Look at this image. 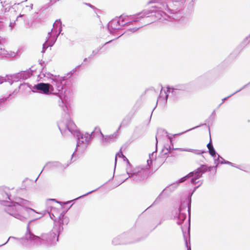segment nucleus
I'll use <instances>...</instances> for the list:
<instances>
[{"instance_id":"obj_21","label":"nucleus","mask_w":250,"mask_h":250,"mask_svg":"<svg viewBox=\"0 0 250 250\" xmlns=\"http://www.w3.org/2000/svg\"><path fill=\"white\" fill-rule=\"evenodd\" d=\"M15 55L14 52H8L0 45V58L13 57Z\"/></svg>"},{"instance_id":"obj_2","label":"nucleus","mask_w":250,"mask_h":250,"mask_svg":"<svg viewBox=\"0 0 250 250\" xmlns=\"http://www.w3.org/2000/svg\"><path fill=\"white\" fill-rule=\"evenodd\" d=\"M62 230V226H57V225H55L51 232L49 233L42 234V237L40 238L31 233L29 231V228L28 227V231L25 234V239L28 241H30L31 242L33 241V244H41V240L46 241L48 243L54 244L58 241L59 234Z\"/></svg>"},{"instance_id":"obj_22","label":"nucleus","mask_w":250,"mask_h":250,"mask_svg":"<svg viewBox=\"0 0 250 250\" xmlns=\"http://www.w3.org/2000/svg\"><path fill=\"white\" fill-rule=\"evenodd\" d=\"M166 134H167V132L165 129H163L162 128H160V129H158L157 133L156 135V146H157V144H158V139H160L161 138L162 135Z\"/></svg>"},{"instance_id":"obj_35","label":"nucleus","mask_w":250,"mask_h":250,"mask_svg":"<svg viewBox=\"0 0 250 250\" xmlns=\"http://www.w3.org/2000/svg\"><path fill=\"white\" fill-rule=\"evenodd\" d=\"M98 189V188H97V189H95V190H92V191H89V192H87V193H85V194H84V195H82V196H80L79 197H78L77 199H79V198H81V197H82L86 196V195H88L89 194L91 193H92L93 192H94V191H95L97 190Z\"/></svg>"},{"instance_id":"obj_58","label":"nucleus","mask_w":250,"mask_h":250,"mask_svg":"<svg viewBox=\"0 0 250 250\" xmlns=\"http://www.w3.org/2000/svg\"><path fill=\"white\" fill-rule=\"evenodd\" d=\"M190 249V247H189V248H188V250Z\"/></svg>"},{"instance_id":"obj_44","label":"nucleus","mask_w":250,"mask_h":250,"mask_svg":"<svg viewBox=\"0 0 250 250\" xmlns=\"http://www.w3.org/2000/svg\"><path fill=\"white\" fill-rule=\"evenodd\" d=\"M162 98H163V92H162V90L161 91L160 96L159 97V99L160 100Z\"/></svg>"},{"instance_id":"obj_20","label":"nucleus","mask_w":250,"mask_h":250,"mask_svg":"<svg viewBox=\"0 0 250 250\" xmlns=\"http://www.w3.org/2000/svg\"><path fill=\"white\" fill-rule=\"evenodd\" d=\"M66 127L71 134L74 135V132L78 131L74 123L70 120H67L66 123Z\"/></svg>"},{"instance_id":"obj_46","label":"nucleus","mask_w":250,"mask_h":250,"mask_svg":"<svg viewBox=\"0 0 250 250\" xmlns=\"http://www.w3.org/2000/svg\"><path fill=\"white\" fill-rule=\"evenodd\" d=\"M61 126H62V125H61V124L58 125L59 128V129H60L61 131H62V130H61Z\"/></svg>"},{"instance_id":"obj_32","label":"nucleus","mask_w":250,"mask_h":250,"mask_svg":"<svg viewBox=\"0 0 250 250\" xmlns=\"http://www.w3.org/2000/svg\"><path fill=\"white\" fill-rule=\"evenodd\" d=\"M220 164H228V165H230L232 167H234V165L233 163L229 162V161H226L225 160H223V161H221L220 162Z\"/></svg>"},{"instance_id":"obj_40","label":"nucleus","mask_w":250,"mask_h":250,"mask_svg":"<svg viewBox=\"0 0 250 250\" xmlns=\"http://www.w3.org/2000/svg\"><path fill=\"white\" fill-rule=\"evenodd\" d=\"M10 239H16V238L14 237H9V238L8 239L7 241L5 243H4L2 245H0V246H3V245L6 244Z\"/></svg>"},{"instance_id":"obj_55","label":"nucleus","mask_w":250,"mask_h":250,"mask_svg":"<svg viewBox=\"0 0 250 250\" xmlns=\"http://www.w3.org/2000/svg\"><path fill=\"white\" fill-rule=\"evenodd\" d=\"M214 113H215V110L213 111V114H214Z\"/></svg>"},{"instance_id":"obj_28","label":"nucleus","mask_w":250,"mask_h":250,"mask_svg":"<svg viewBox=\"0 0 250 250\" xmlns=\"http://www.w3.org/2000/svg\"><path fill=\"white\" fill-rule=\"evenodd\" d=\"M46 211H43L42 212H38V215H35L33 220H37L43 217L46 213Z\"/></svg>"},{"instance_id":"obj_25","label":"nucleus","mask_w":250,"mask_h":250,"mask_svg":"<svg viewBox=\"0 0 250 250\" xmlns=\"http://www.w3.org/2000/svg\"><path fill=\"white\" fill-rule=\"evenodd\" d=\"M102 47H103V46H100V47H98L97 48L93 50L91 54L88 57V59H89V60L91 59L94 56L96 55L99 52V51L102 49Z\"/></svg>"},{"instance_id":"obj_37","label":"nucleus","mask_w":250,"mask_h":250,"mask_svg":"<svg viewBox=\"0 0 250 250\" xmlns=\"http://www.w3.org/2000/svg\"><path fill=\"white\" fill-rule=\"evenodd\" d=\"M143 25H142L141 26L138 27H135V28H133L132 29H131L130 30L133 32H135L136 31H137L140 27L141 26H143Z\"/></svg>"},{"instance_id":"obj_18","label":"nucleus","mask_w":250,"mask_h":250,"mask_svg":"<svg viewBox=\"0 0 250 250\" xmlns=\"http://www.w3.org/2000/svg\"><path fill=\"white\" fill-rule=\"evenodd\" d=\"M32 75L30 71H22L20 73H18L15 74V77H17L18 81L20 80H26L29 78Z\"/></svg>"},{"instance_id":"obj_9","label":"nucleus","mask_w":250,"mask_h":250,"mask_svg":"<svg viewBox=\"0 0 250 250\" xmlns=\"http://www.w3.org/2000/svg\"><path fill=\"white\" fill-rule=\"evenodd\" d=\"M73 135L77 139V148L81 147L83 150L84 149L91 139L90 135L87 133L82 134L79 131H76L74 132Z\"/></svg>"},{"instance_id":"obj_30","label":"nucleus","mask_w":250,"mask_h":250,"mask_svg":"<svg viewBox=\"0 0 250 250\" xmlns=\"http://www.w3.org/2000/svg\"><path fill=\"white\" fill-rule=\"evenodd\" d=\"M122 148H121L120 149V151L119 152H118L116 155V157H115V165H116V161H117V157L118 156L119 157H123V158L124 159H126V158L123 155V153L122 152L121 150H122Z\"/></svg>"},{"instance_id":"obj_23","label":"nucleus","mask_w":250,"mask_h":250,"mask_svg":"<svg viewBox=\"0 0 250 250\" xmlns=\"http://www.w3.org/2000/svg\"><path fill=\"white\" fill-rule=\"evenodd\" d=\"M8 26L9 30L11 31L14 25V23L11 22L8 23H4L3 22H0V30L3 29L5 26Z\"/></svg>"},{"instance_id":"obj_13","label":"nucleus","mask_w":250,"mask_h":250,"mask_svg":"<svg viewBox=\"0 0 250 250\" xmlns=\"http://www.w3.org/2000/svg\"><path fill=\"white\" fill-rule=\"evenodd\" d=\"M0 195L1 196L2 199H0V203L2 205L5 207L4 210L6 208V205H12V203L14 202H9L6 199L11 200L10 196L11 195L10 189L7 187H0ZM16 201H15V202Z\"/></svg>"},{"instance_id":"obj_34","label":"nucleus","mask_w":250,"mask_h":250,"mask_svg":"<svg viewBox=\"0 0 250 250\" xmlns=\"http://www.w3.org/2000/svg\"><path fill=\"white\" fill-rule=\"evenodd\" d=\"M58 104L60 106H62V107L63 106V102L62 101V99L60 97H59V98H58Z\"/></svg>"},{"instance_id":"obj_51","label":"nucleus","mask_w":250,"mask_h":250,"mask_svg":"<svg viewBox=\"0 0 250 250\" xmlns=\"http://www.w3.org/2000/svg\"><path fill=\"white\" fill-rule=\"evenodd\" d=\"M51 200H52V201H56V200L55 199H50Z\"/></svg>"},{"instance_id":"obj_8","label":"nucleus","mask_w":250,"mask_h":250,"mask_svg":"<svg viewBox=\"0 0 250 250\" xmlns=\"http://www.w3.org/2000/svg\"><path fill=\"white\" fill-rule=\"evenodd\" d=\"M151 16H154L155 19L160 20L163 18L165 20L167 19V16L165 12L161 10H157L154 8H152L150 10H146L143 11L142 12L138 14L135 16V19L134 21H138L141 19L144 18H149Z\"/></svg>"},{"instance_id":"obj_15","label":"nucleus","mask_w":250,"mask_h":250,"mask_svg":"<svg viewBox=\"0 0 250 250\" xmlns=\"http://www.w3.org/2000/svg\"><path fill=\"white\" fill-rule=\"evenodd\" d=\"M165 149H166V151H165V149H163V151L164 152L165 154H167L168 153H170L171 150H173V149H179L181 151H188V152H192L193 153L197 154V155H200L203 153H204V151H201L200 150L197 149H193L190 148H172L170 146H168V147H165Z\"/></svg>"},{"instance_id":"obj_57","label":"nucleus","mask_w":250,"mask_h":250,"mask_svg":"<svg viewBox=\"0 0 250 250\" xmlns=\"http://www.w3.org/2000/svg\"><path fill=\"white\" fill-rule=\"evenodd\" d=\"M190 249V247H189V248H188V250Z\"/></svg>"},{"instance_id":"obj_54","label":"nucleus","mask_w":250,"mask_h":250,"mask_svg":"<svg viewBox=\"0 0 250 250\" xmlns=\"http://www.w3.org/2000/svg\"><path fill=\"white\" fill-rule=\"evenodd\" d=\"M123 34H124V33H122L120 36H122Z\"/></svg>"},{"instance_id":"obj_29","label":"nucleus","mask_w":250,"mask_h":250,"mask_svg":"<svg viewBox=\"0 0 250 250\" xmlns=\"http://www.w3.org/2000/svg\"><path fill=\"white\" fill-rule=\"evenodd\" d=\"M120 238H121V237L119 236V237L114 238L112 240V243L115 245L122 244V243L119 241V239H120Z\"/></svg>"},{"instance_id":"obj_49","label":"nucleus","mask_w":250,"mask_h":250,"mask_svg":"<svg viewBox=\"0 0 250 250\" xmlns=\"http://www.w3.org/2000/svg\"><path fill=\"white\" fill-rule=\"evenodd\" d=\"M199 186H198V187H196V188H194V190H193V192H194V191L196 190V188H197Z\"/></svg>"},{"instance_id":"obj_33","label":"nucleus","mask_w":250,"mask_h":250,"mask_svg":"<svg viewBox=\"0 0 250 250\" xmlns=\"http://www.w3.org/2000/svg\"><path fill=\"white\" fill-rule=\"evenodd\" d=\"M217 159H215V163H216V161H218L219 163H220L221 161L223 162V160H224L222 157L220 156L219 155L217 154Z\"/></svg>"},{"instance_id":"obj_10","label":"nucleus","mask_w":250,"mask_h":250,"mask_svg":"<svg viewBox=\"0 0 250 250\" xmlns=\"http://www.w3.org/2000/svg\"><path fill=\"white\" fill-rule=\"evenodd\" d=\"M64 77H61L59 75H51L50 79L52 80L51 85H53L54 88L53 94H58L61 91L63 86L62 82L64 81Z\"/></svg>"},{"instance_id":"obj_52","label":"nucleus","mask_w":250,"mask_h":250,"mask_svg":"<svg viewBox=\"0 0 250 250\" xmlns=\"http://www.w3.org/2000/svg\"><path fill=\"white\" fill-rule=\"evenodd\" d=\"M152 22V21H147V22H148H148Z\"/></svg>"},{"instance_id":"obj_3","label":"nucleus","mask_w":250,"mask_h":250,"mask_svg":"<svg viewBox=\"0 0 250 250\" xmlns=\"http://www.w3.org/2000/svg\"><path fill=\"white\" fill-rule=\"evenodd\" d=\"M62 31V22L60 20H57L53 24L51 31L48 33L46 40L42 45V52H44L48 46L53 45Z\"/></svg>"},{"instance_id":"obj_47","label":"nucleus","mask_w":250,"mask_h":250,"mask_svg":"<svg viewBox=\"0 0 250 250\" xmlns=\"http://www.w3.org/2000/svg\"><path fill=\"white\" fill-rule=\"evenodd\" d=\"M89 59L88 58H85L84 60H83V62H86L87 61V60Z\"/></svg>"},{"instance_id":"obj_48","label":"nucleus","mask_w":250,"mask_h":250,"mask_svg":"<svg viewBox=\"0 0 250 250\" xmlns=\"http://www.w3.org/2000/svg\"><path fill=\"white\" fill-rule=\"evenodd\" d=\"M22 17V15H21L19 16L18 17V19L20 18H21Z\"/></svg>"},{"instance_id":"obj_12","label":"nucleus","mask_w":250,"mask_h":250,"mask_svg":"<svg viewBox=\"0 0 250 250\" xmlns=\"http://www.w3.org/2000/svg\"><path fill=\"white\" fill-rule=\"evenodd\" d=\"M127 173L129 175V177L132 178L133 180L136 182L142 181L146 178L147 175L146 171L139 167L134 169L131 173L127 171Z\"/></svg>"},{"instance_id":"obj_53","label":"nucleus","mask_w":250,"mask_h":250,"mask_svg":"<svg viewBox=\"0 0 250 250\" xmlns=\"http://www.w3.org/2000/svg\"><path fill=\"white\" fill-rule=\"evenodd\" d=\"M68 203V202H67L66 203H64L63 204H67Z\"/></svg>"},{"instance_id":"obj_11","label":"nucleus","mask_w":250,"mask_h":250,"mask_svg":"<svg viewBox=\"0 0 250 250\" xmlns=\"http://www.w3.org/2000/svg\"><path fill=\"white\" fill-rule=\"evenodd\" d=\"M191 206V199H188L186 203L181 204L179 207V213L178 218L177 224L181 225L187 217L186 211H188L190 215V210Z\"/></svg>"},{"instance_id":"obj_45","label":"nucleus","mask_w":250,"mask_h":250,"mask_svg":"<svg viewBox=\"0 0 250 250\" xmlns=\"http://www.w3.org/2000/svg\"><path fill=\"white\" fill-rule=\"evenodd\" d=\"M184 238H185V243H186V245H187V246L188 247V242H187V238H186L185 237V235H184Z\"/></svg>"},{"instance_id":"obj_38","label":"nucleus","mask_w":250,"mask_h":250,"mask_svg":"<svg viewBox=\"0 0 250 250\" xmlns=\"http://www.w3.org/2000/svg\"><path fill=\"white\" fill-rule=\"evenodd\" d=\"M162 193H161L159 196L156 198V200L154 202V203L159 202L161 200V196Z\"/></svg>"},{"instance_id":"obj_43","label":"nucleus","mask_w":250,"mask_h":250,"mask_svg":"<svg viewBox=\"0 0 250 250\" xmlns=\"http://www.w3.org/2000/svg\"><path fill=\"white\" fill-rule=\"evenodd\" d=\"M8 98V97H6V98H2V99H1L0 100V103H1V102H4L5 100H7V99Z\"/></svg>"},{"instance_id":"obj_39","label":"nucleus","mask_w":250,"mask_h":250,"mask_svg":"<svg viewBox=\"0 0 250 250\" xmlns=\"http://www.w3.org/2000/svg\"><path fill=\"white\" fill-rule=\"evenodd\" d=\"M198 126H195V127H193V128H192L189 129H188V130H186V131H184V132H182V133H179V134H183V133H184L187 132L189 131H190V130H192V129H194V128H197V127H198Z\"/></svg>"},{"instance_id":"obj_27","label":"nucleus","mask_w":250,"mask_h":250,"mask_svg":"<svg viewBox=\"0 0 250 250\" xmlns=\"http://www.w3.org/2000/svg\"><path fill=\"white\" fill-rule=\"evenodd\" d=\"M247 85H248V84L245 85L241 88H240L239 90L235 91V92H234L233 94H231L230 95H229V96H228V97L223 99L222 100V103L219 104V106H220L225 101V100H226L227 99H228L231 96H232L233 95L235 94V93L240 91L241 90H242L243 89L245 88Z\"/></svg>"},{"instance_id":"obj_56","label":"nucleus","mask_w":250,"mask_h":250,"mask_svg":"<svg viewBox=\"0 0 250 250\" xmlns=\"http://www.w3.org/2000/svg\"><path fill=\"white\" fill-rule=\"evenodd\" d=\"M168 139H169L170 140L171 139H170V138L169 136H168Z\"/></svg>"},{"instance_id":"obj_42","label":"nucleus","mask_w":250,"mask_h":250,"mask_svg":"<svg viewBox=\"0 0 250 250\" xmlns=\"http://www.w3.org/2000/svg\"><path fill=\"white\" fill-rule=\"evenodd\" d=\"M86 5H87V6H89L90 7H91V8H94V6H93L92 5H91V4L90 3H85Z\"/></svg>"},{"instance_id":"obj_19","label":"nucleus","mask_w":250,"mask_h":250,"mask_svg":"<svg viewBox=\"0 0 250 250\" xmlns=\"http://www.w3.org/2000/svg\"><path fill=\"white\" fill-rule=\"evenodd\" d=\"M15 74L10 76H6L5 77H2L0 79V83H2L4 82H7L11 85L14 82L18 81L17 77H15Z\"/></svg>"},{"instance_id":"obj_7","label":"nucleus","mask_w":250,"mask_h":250,"mask_svg":"<svg viewBox=\"0 0 250 250\" xmlns=\"http://www.w3.org/2000/svg\"><path fill=\"white\" fill-rule=\"evenodd\" d=\"M50 217L55 223V225L62 226V225L67 224L69 222L68 217L65 216V212L55 208H52L50 211H47Z\"/></svg>"},{"instance_id":"obj_24","label":"nucleus","mask_w":250,"mask_h":250,"mask_svg":"<svg viewBox=\"0 0 250 250\" xmlns=\"http://www.w3.org/2000/svg\"><path fill=\"white\" fill-rule=\"evenodd\" d=\"M60 164L59 162H49L47 163L45 166L43 168H52L54 167H58Z\"/></svg>"},{"instance_id":"obj_26","label":"nucleus","mask_w":250,"mask_h":250,"mask_svg":"<svg viewBox=\"0 0 250 250\" xmlns=\"http://www.w3.org/2000/svg\"><path fill=\"white\" fill-rule=\"evenodd\" d=\"M155 152H153L151 154H149V159L147 160V163L149 167H150V165L152 164V160L155 159L156 154Z\"/></svg>"},{"instance_id":"obj_5","label":"nucleus","mask_w":250,"mask_h":250,"mask_svg":"<svg viewBox=\"0 0 250 250\" xmlns=\"http://www.w3.org/2000/svg\"><path fill=\"white\" fill-rule=\"evenodd\" d=\"M26 87H29L34 92L39 91L46 95L53 94L55 90L53 88V85H51L50 83H38L33 86H32L28 83H23L20 84L19 89L25 88Z\"/></svg>"},{"instance_id":"obj_36","label":"nucleus","mask_w":250,"mask_h":250,"mask_svg":"<svg viewBox=\"0 0 250 250\" xmlns=\"http://www.w3.org/2000/svg\"><path fill=\"white\" fill-rule=\"evenodd\" d=\"M207 147L208 149V150H209V148L210 149H212V148H213V145L212 144V143L211 142H209L208 145H207Z\"/></svg>"},{"instance_id":"obj_1","label":"nucleus","mask_w":250,"mask_h":250,"mask_svg":"<svg viewBox=\"0 0 250 250\" xmlns=\"http://www.w3.org/2000/svg\"><path fill=\"white\" fill-rule=\"evenodd\" d=\"M29 202L22 198L16 199V202L12 205H6L5 212L16 219L22 221H26L28 218L33 220L34 216L38 215V212L34 209L27 208Z\"/></svg>"},{"instance_id":"obj_14","label":"nucleus","mask_w":250,"mask_h":250,"mask_svg":"<svg viewBox=\"0 0 250 250\" xmlns=\"http://www.w3.org/2000/svg\"><path fill=\"white\" fill-rule=\"evenodd\" d=\"M186 88V85L183 84H179L175 85L174 87H167V91H164L165 97L163 98L165 101L167 100L169 94L171 93L173 95H176L179 91L184 90Z\"/></svg>"},{"instance_id":"obj_17","label":"nucleus","mask_w":250,"mask_h":250,"mask_svg":"<svg viewBox=\"0 0 250 250\" xmlns=\"http://www.w3.org/2000/svg\"><path fill=\"white\" fill-rule=\"evenodd\" d=\"M152 8H154L157 10H161L162 11L164 10L168 12L170 10L166 2L164 1H160L157 2L156 5L153 6Z\"/></svg>"},{"instance_id":"obj_16","label":"nucleus","mask_w":250,"mask_h":250,"mask_svg":"<svg viewBox=\"0 0 250 250\" xmlns=\"http://www.w3.org/2000/svg\"><path fill=\"white\" fill-rule=\"evenodd\" d=\"M99 134L103 137V142H109L111 139H113V137H114L113 135H110V136H106L104 137V135H103V134L102 133L100 128L98 126L96 127L95 128L94 131H92L91 133V134H89V135L91 138L92 136H94L95 135H96V134L98 135Z\"/></svg>"},{"instance_id":"obj_6","label":"nucleus","mask_w":250,"mask_h":250,"mask_svg":"<svg viewBox=\"0 0 250 250\" xmlns=\"http://www.w3.org/2000/svg\"><path fill=\"white\" fill-rule=\"evenodd\" d=\"M211 169V167H208L207 165H202L200 167L198 168L195 171L190 172L186 176L181 178L178 182V185L185 182L189 178H191V183L195 184L197 183L196 180L201 178L203 173L208 170L210 171Z\"/></svg>"},{"instance_id":"obj_50","label":"nucleus","mask_w":250,"mask_h":250,"mask_svg":"<svg viewBox=\"0 0 250 250\" xmlns=\"http://www.w3.org/2000/svg\"><path fill=\"white\" fill-rule=\"evenodd\" d=\"M111 42V41H109V42H106L104 44V45L106 44L107 43H109V42Z\"/></svg>"},{"instance_id":"obj_41","label":"nucleus","mask_w":250,"mask_h":250,"mask_svg":"<svg viewBox=\"0 0 250 250\" xmlns=\"http://www.w3.org/2000/svg\"><path fill=\"white\" fill-rule=\"evenodd\" d=\"M18 91H19V90H18V89H15V90L13 91V93H12V94H14V95H16V94H17L18 93Z\"/></svg>"},{"instance_id":"obj_31","label":"nucleus","mask_w":250,"mask_h":250,"mask_svg":"<svg viewBox=\"0 0 250 250\" xmlns=\"http://www.w3.org/2000/svg\"><path fill=\"white\" fill-rule=\"evenodd\" d=\"M208 152L209 154L213 157L214 158L216 157L217 154L216 153V151L214 148H212V149H210L209 148V150H208Z\"/></svg>"},{"instance_id":"obj_4","label":"nucleus","mask_w":250,"mask_h":250,"mask_svg":"<svg viewBox=\"0 0 250 250\" xmlns=\"http://www.w3.org/2000/svg\"><path fill=\"white\" fill-rule=\"evenodd\" d=\"M135 19V16L134 17L128 16H121L111 20L108 24V29L111 34H114L119 30L122 26L126 24L130 25Z\"/></svg>"}]
</instances>
